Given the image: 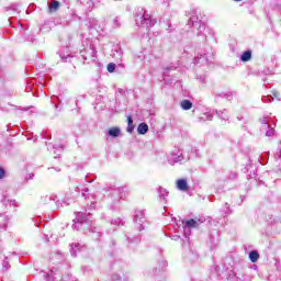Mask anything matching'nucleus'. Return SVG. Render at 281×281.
Returning a JSON list of instances; mask_svg holds the SVG:
<instances>
[{
  "label": "nucleus",
  "mask_w": 281,
  "mask_h": 281,
  "mask_svg": "<svg viewBox=\"0 0 281 281\" xmlns=\"http://www.w3.org/2000/svg\"><path fill=\"white\" fill-rule=\"evenodd\" d=\"M126 131L128 133H133L135 131V125L133 124V116L128 115L127 116V128Z\"/></svg>",
  "instance_id": "obj_6"
},
{
  "label": "nucleus",
  "mask_w": 281,
  "mask_h": 281,
  "mask_svg": "<svg viewBox=\"0 0 281 281\" xmlns=\"http://www.w3.org/2000/svg\"><path fill=\"white\" fill-rule=\"evenodd\" d=\"M137 133L138 135H146V133H148V124L146 123H140L137 126Z\"/></svg>",
  "instance_id": "obj_3"
},
{
  "label": "nucleus",
  "mask_w": 281,
  "mask_h": 281,
  "mask_svg": "<svg viewBox=\"0 0 281 281\" xmlns=\"http://www.w3.org/2000/svg\"><path fill=\"white\" fill-rule=\"evenodd\" d=\"M176 186L178 190H181V192H188V190H190V187L188 186V181L186 179H178Z\"/></svg>",
  "instance_id": "obj_1"
},
{
  "label": "nucleus",
  "mask_w": 281,
  "mask_h": 281,
  "mask_svg": "<svg viewBox=\"0 0 281 281\" xmlns=\"http://www.w3.org/2000/svg\"><path fill=\"white\" fill-rule=\"evenodd\" d=\"M58 8H60V2L56 0L52 1L49 7V13L52 14L53 12H58Z\"/></svg>",
  "instance_id": "obj_5"
},
{
  "label": "nucleus",
  "mask_w": 281,
  "mask_h": 281,
  "mask_svg": "<svg viewBox=\"0 0 281 281\" xmlns=\"http://www.w3.org/2000/svg\"><path fill=\"white\" fill-rule=\"evenodd\" d=\"M5 177V169L0 167V179H3Z\"/></svg>",
  "instance_id": "obj_11"
},
{
  "label": "nucleus",
  "mask_w": 281,
  "mask_h": 281,
  "mask_svg": "<svg viewBox=\"0 0 281 281\" xmlns=\"http://www.w3.org/2000/svg\"><path fill=\"white\" fill-rule=\"evenodd\" d=\"M251 60V50H246L241 55V63H249Z\"/></svg>",
  "instance_id": "obj_7"
},
{
  "label": "nucleus",
  "mask_w": 281,
  "mask_h": 281,
  "mask_svg": "<svg viewBox=\"0 0 281 281\" xmlns=\"http://www.w3.org/2000/svg\"><path fill=\"white\" fill-rule=\"evenodd\" d=\"M235 1H240V0H235Z\"/></svg>",
  "instance_id": "obj_12"
},
{
  "label": "nucleus",
  "mask_w": 281,
  "mask_h": 281,
  "mask_svg": "<svg viewBox=\"0 0 281 281\" xmlns=\"http://www.w3.org/2000/svg\"><path fill=\"white\" fill-rule=\"evenodd\" d=\"M184 224L187 225V227L196 228V227H199V225H201V220L200 218H198V220H194V218L187 220V221H184Z\"/></svg>",
  "instance_id": "obj_2"
},
{
  "label": "nucleus",
  "mask_w": 281,
  "mask_h": 281,
  "mask_svg": "<svg viewBox=\"0 0 281 281\" xmlns=\"http://www.w3.org/2000/svg\"><path fill=\"white\" fill-rule=\"evenodd\" d=\"M181 109H183V111H190V109H192V103L190 102V100H182L180 103Z\"/></svg>",
  "instance_id": "obj_4"
},
{
  "label": "nucleus",
  "mask_w": 281,
  "mask_h": 281,
  "mask_svg": "<svg viewBox=\"0 0 281 281\" xmlns=\"http://www.w3.org/2000/svg\"><path fill=\"white\" fill-rule=\"evenodd\" d=\"M108 133L111 137H120V127H111Z\"/></svg>",
  "instance_id": "obj_9"
},
{
  "label": "nucleus",
  "mask_w": 281,
  "mask_h": 281,
  "mask_svg": "<svg viewBox=\"0 0 281 281\" xmlns=\"http://www.w3.org/2000/svg\"><path fill=\"white\" fill-rule=\"evenodd\" d=\"M258 258H260V255L258 254V251L252 250L249 254V260L250 262H258Z\"/></svg>",
  "instance_id": "obj_8"
},
{
  "label": "nucleus",
  "mask_w": 281,
  "mask_h": 281,
  "mask_svg": "<svg viewBox=\"0 0 281 281\" xmlns=\"http://www.w3.org/2000/svg\"><path fill=\"white\" fill-rule=\"evenodd\" d=\"M106 69L110 74H113V71H115V64L113 63L108 64Z\"/></svg>",
  "instance_id": "obj_10"
}]
</instances>
